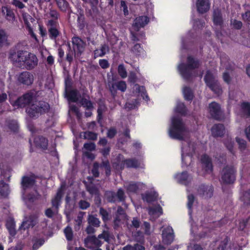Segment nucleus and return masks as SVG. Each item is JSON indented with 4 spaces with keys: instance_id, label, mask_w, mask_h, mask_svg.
Segmentation results:
<instances>
[{
    "instance_id": "obj_9",
    "label": "nucleus",
    "mask_w": 250,
    "mask_h": 250,
    "mask_svg": "<svg viewBox=\"0 0 250 250\" xmlns=\"http://www.w3.org/2000/svg\"><path fill=\"white\" fill-rule=\"evenodd\" d=\"M208 111L211 116L216 120L220 121L224 117L223 112L219 104L213 102L208 105Z\"/></svg>"
},
{
    "instance_id": "obj_57",
    "label": "nucleus",
    "mask_w": 250,
    "mask_h": 250,
    "mask_svg": "<svg viewBox=\"0 0 250 250\" xmlns=\"http://www.w3.org/2000/svg\"><path fill=\"white\" fill-rule=\"evenodd\" d=\"M22 16L24 23L26 27L31 26V24L29 23V21L33 22L35 21L34 19H33L31 16L28 14H23Z\"/></svg>"
},
{
    "instance_id": "obj_22",
    "label": "nucleus",
    "mask_w": 250,
    "mask_h": 250,
    "mask_svg": "<svg viewBox=\"0 0 250 250\" xmlns=\"http://www.w3.org/2000/svg\"><path fill=\"white\" fill-rule=\"evenodd\" d=\"M144 187V185L141 183L130 182L125 186L127 191L128 193H136L139 190H142Z\"/></svg>"
},
{
    "instance_id": "obj_8",
    "label": "nucleus",
    "mask_w": 250,
    "mask_h": 250,
    "mask_svg": "<svg viewBox=\"0 0 250 250\" xmlns=\"http://www.w3.org/2000/svg\"><path fill=\"white\" fill-rule=\"evenodd\" d=\"M22 62L27 70H32L38 65V60L35 55L33 53H29L24 54V57L21 60Z\"/></svg>"
},
{
    "instance_id": "obj_32",
    "label": "nucleus",
    "mask_w": 250,
    "mask_h": 250,
    "mask_svg": "<svg viewBox=\"0 0 250 250\" xmlns=\"http://www.w3.org/2000/svg\"><path fill=\"white\" fill-rule=\"evenodd\" d=\"M14 221V220H7L6 223V228L12 236H14L16 234L15 223Z\"/></svg>"
},
{
    "instance_id": "obj_33",
    "label": "nucleus",
    "mask_w": 250,
    "mask_h": 250,
    "mask_svg": "<svg viewBox=\"0 0 250 250\" xmlns=\"http://www.w3.org/2000/svg\"><path fill=\"white\" fill-rule=\"evenodd\" d=\"M10 192L8 184L3 181H0V194L1 196L6 197Z\"/></svg>"
},
{
    "instance_id": "obj_43",
    "label": "nucleus",
    "mask_w": 250,
    "mask_h": 250,
    "mask_svg": "<svg viewBox=\"0 0 250 250\" xmlns=\"http://www.w3.org/2000/svg\"><path fill=\"white\" fill-rule=\"evenodd\" d=\"M116 198L117 202H123L125 201L126 196L125 191L121 188L118 189L116 193Z\"/></svg>"
},
{
    "instance_id": "obj_52",
    "label": "nucleus",
    "mask_w": 250,
    "mask_h": 250,
    "mask_svg": "<svg viewBox=\"0 0 250 250\" xmlns=\"http://www.w3.org/2000/svg\"><path fill=\"white\" fill-rule=\"evenodd\" d=\"M118 72L122 78H125L127 77V72L123 64H120L118 67Z\"/></svg>"
},
{
    "instance_id": "obj_25",
    "label": "nucleus",
    "mask_w": 250,
    "mask_h": 250,
    "mask_svg": "<svg viewBox=\"0 0 250 250\" xmlns=\"http://www.w3.org/2000/svg\"><path fill=\"white\" fill-rule=\"evenodd\" d=\"M158 194L155 191L146 192L142 194V199L147 203H151L157 200Z\"/></svg>"
},
{
    "instance_id": "obj_2",
    "label": "nucleus",
    "mask_w": 250,
    "mask_h": 250,
    "mask_svg": "<svg viewBox=\"0 0 250 250\" xmlns=\"http://www.w3.org/2000/svg\"><path fill=\"white\" fill-rule=\"evenodd\" d=\"M201 62L191 56L187 57L186 63H181L178 66V70L183 78L189 82L194 75V70L199 67Z\"/></svg>"
},
{
    "instance_id": "obj_50",
    "label": "nucleus",
    "mask_w": 250,
    "mask_h": 250,
    "mask_svg": "<svg viewBox=\"0 0 250 250\" xmlns=\"http://www.w3.org/2000/svg\"><path fill=\"white\" fill-rule=\"evenodd\" d=\"M7 125L8 128L13 132L17 131L18 129V124L16 121L15 120H9L7 122Z\"/></svg>"
},
{
    "instance_id": "obj_17",
    "label": "nucleus",
    "mask_w": 250,
    "mask_h": 250,
    "mask_svg": "<svg viewBox=\"0 0 250 250\" xmlns=\"http://www.w3.org/2000/svg\"><path fill=\"white\" fill-rule=\"evenodd\" d=\"M201 160L203 168L207 173H211L213 170L211 158L207 155L205 154L202 156Z\"/></svg>"
},
{
    "instance_id": "obj_23",
    "label": "nucleus",
    "mask_w": 250,
    "mask_h": 250,
    "mask_svg": "<svg viewBox=\"0 0 250 250\" xmlns=\"http://www.w3.org/2000/svg\"><path fill=\"white\" fill-rule=\"evenodd\" d=\"M211 132L215 137H222L225 133V127L222 124H215L211 128Z\"/></svg>"
},
{
    "instance_id": "obj_21",
    "label": "nucleus",
    "mask_w": 250,
    "mask_h": 250,
    "mask_svg": "<svg viewBox=\"0 0 250 250\" xmlns=\"http://www.w3.org/2000/svg\"><path fill=\"white\" fill-rule=\"evenodd\" d=\"M85 245L86 247L91 248V245L99 247L102 245V242L100 239L95 236H88L84 240Z\"/></svg>"
},
{
    "instance_id": "obj_59",
    "label": "nucleus",
    "mask_w": 250,
    "mask_h": 250,
    "mask_svg": "<svg viewBox=\"0 0 250 250\" xmlns=\"http://www.w3.org/2000/svg\"><path fill=\"white\" fill-rule=\"evenodd\" d=\"M137 77L136 73L133 71H130L129 73L128 81L130 83L134 84L137 80Z\"/></svg>"
},
{
    "instance_id": "obj_60",
    "label": "nucleus",
    "mask_w": 250,
    "mask_h": 250,
    "mask_svg": "<svg viewBox=\"0 0 250 250\" xmlns=\"http://www.w3.org/2000/svg\"><path fill=\"white\" fill-rule=\"evenodd\" d=\"M74 51L71 50L70 45H68V51L67 53L66 60L70 64L73 60Z\"/></svg>"
},
{
    "instance_id": "obj_45",
    "label": "nucleus",
    "mask_w": 250,
    "mask_h": 250,
    "mask_svg": "<svg viewBox=\"0 0 250 250\" xmlns=\"http://www.w3.org/2000/svg\"><path fill=\"white\" fill-rule=\"evenodd\" d=\"M58 8L61 11L63 12H65L70 9L69 4L66 1V0H63L60 1L59 3L57 4Z\"/></svg>"
},
{
    "instance_id": "obj_35",
    "label": "nucleus",
    "mask_w": 250,
    "mask_h": 250,
    "mask_svg": "<svg viewBox=\"0 0 250 250\" xmlns=\"http://www.w3.org/2000/svg\"><path fill=\"white\" fill-rule=\"evenodd\" d=\"M125 163L126 166L129 168H137L140 165L139 161L135 158L126 159L125 160Z\"/></svg>"
},
{
    "instance_id": "obj_18",
    "label": "nucleus",
    "mask_w": 250,
    "mask_h": 250,
    "mask_svg": "<svg viewBox=\"0 0 250 250\" xmlns=\"http://www.w3.org/2000/svg\"><path fill=\"white\" fill-rule=\"evenodd\" d=\"M212 20L214 25L222 27L224 23L221 10L216 8L214 9L212 13Z\"/></svg>"
},
{
    "instance_id": "obj_49",
    "label": "nucleus",
    "mask_w": 250,
    "mask_h": 250,
    "mask_svg": "<svg viewBox=\"0 0 250 250\" xmlns=\"http://www.w3.org/2000/svg\"><path fill=\"white\" fill-rule=\"evenodd\" d=\"M64 233L65 234L67 240L71 241L73 237V231L71 228L69 226H67L64 229Z\"/></svg>"
},
{
    "instance_id": "obj_16",
    "label": "nucleus",
    "mask_w": 250,
    "mask_h": 250,
    "mask_svg": "<svg viewBox=\"0 0 250 250\" xmlns=\"http://www.w3.org/2000/svg\"><path fill=\"white\" fill-rule=\"evenodd\" d=\"M209 0H197L196 7L197 11L201 14L207 12L210 9Z\"/></svg>"
},
{
    "instance_id": "obj_27",
    "label": "nucleus",
    "mask_w": 250,
    "mask_h": 250,
    "mask_svg": "<svg viewBox=\"0 0 250 250\" xmlns=\"http://www.w3.org/2000/svg\"><path fill=\"white\" fill-rule=\"evenodd\" d=\"M133 90L136 93L140 94L143 99L147 101L149 100V97L146 94V91L144 86H140L138 84H135L133 87Z\"/></svg>"
},
{
    "instance_id": "obj_38",
    "label": "nucleus",
    "mask_w": 250,
    "mask_h": 250,
    "mask_svg": "<svg viewBox=\"0 0 250 250\" xmlns=\"http://www.w3.org/2000/svg\"><path fill=\"white\" fill-rule=\"evenodd\" d=\"M80 103L86 110H91L93 109L92 103L85 98H82L80 101Z\"/></svg>"
},
{
    "instance_id": "obj_48",
    "label": "nucleus",
    "mask_w": 250,
    "mask_h": 250,
    "mask_svg": "<svg viewBox=\"0 0 250 250\" xmlns=\"http://www.w3.org/2000/svg\"><path fill=\"white\" fill-rule=\"evenodd\" d=\"M175 110L176 112L182 115H185L186 114L187 109L184 104L183 103L177 102Z\"/></svg>"
},
{
    "instance_id": "obj_41",
    "label": "nucleus",
    "mask_w": 250,
    "mask_h": 250,
    "mask_svg": "<svg viewBox=\"0 0 250 250\" xmlns=\"http://www.w3.org/2000/svg\"><path fill=\"white\" fill-rule=\"evenodd\" d=\"M69 100L76 103L79 100V92L77 90H71L68 93Z\"/></svg>"
},
{
    "instance_id": "obj_30",
    "label": "nucleus",
    "mask_w": 250,
    "mask_h": 250,
    "mask_svg": "<svg viewBox=\"0 0 250 250\" xmlns=\"http://www.w3.org/2000/svg\"><path fill=\"white\" fill-rule=\"evenodd\" d=\"M87 17H90L93 20L97 21L99 17V11L96 5H92L91 9L87 13Z\"/></svg>"
},
{
    "instance_id": "obj_26",
    "label": "nucleus",
    "mask_w": 250,
    "mask_h": 250,
    "mask_svg": "<svg viewBox=\"0 0 250 250\" xmlns=\"http://www.w3.org/2000/svg\"><path fill=\"white\" fill-rule=\"evenodd\" d=\"M62 194V191L61 190H59L55 197L52 200V206L55 211H57L60 205Z\"/></svg>"
},
{
    "instance_id": "obj_37",
    "label": "nucleus",
    "mask_w": 250,
    "mask_h": 250,
    "mask_svg": "<svg viewBox=\"0 0 250 250\" xmlns=\"http://www.w3.org/2000/svg\"><path fill=\"white\" fill-rule=\"evenodd\" d=\"M183 93L185 100L191 101L193 99V94L191 88L188 86H185L183 89Z\"/></svg>"
},
{
    "instance_id": "obj_44",
    "label": "nucleus",
    "mask_w": 250,
    "mask_h": 250,
    "mask_svg": "<svg viewBox=\"0 0 250 250\" xmlns=\"http://www.w3.org/2000/svg\"><path fill=\"white\" fill-rule=\"evenodd\" d=\"M48 31L50 39L53 40H56L60 34V31L56 28H48Z\"/></svg>"
},
{
    "instance_id": "obj_61",
    "label": "nucleus",
    "mask_w": 250,
    "mask_h": 250,
    "mask_svg": "<svg viewBox=\"0 0 250 250\" xmlns=\"http://www.w3.org/2000/svg\"><path fill=\"white\" fill-rule=\"evenodd\" d=\"M44 243L43 239L40 238L37 239L34 243L32 248L33 250H37L40 247L42 246Z\"/></svg>"
},
{
    "instance_id": "obj_62",
    "label": "nucleus",
    "mask_w": 250,
    "mask_h": 250,
    "mask_svg": "<svg viewBox=\"0 0 250 250\" xmlns=\"http://www.w3.org/2000/svg\"><path fill=\"white\" fill-rule=\"evenodd\" d=\"M117 213V217L116 219H118V218L126 219V215L125 213V211L121 207H119L118 208Z\"/></svg>"
},
{
    "instance_id": "obj_63",
    "label": "nucleus",
    "mask_w": 250,
    "mask_h": 250,
    "mask_svg": "<svg viewBox=\"0 0 250 250\" xmlns=\"http://www.w3.org/2000/svg\"><path fill=\"white\" fill-rule=\"evenodd\" d=\"M98 238L103 239L106 242H109L110 234L108 231L104 230L102 233L98 235Z\"/></svg>"
},
{
    "instance_id": "obj_3",
    "label": "nucleus",
    "mask_w": 250,
    "mask_h": 250,
    "mask_svg": "<svg viewBox=\"0 0 250 250\" xmlns=\"http://www.w3.org/2000/svg\"><path fill=\"white\" fill-rule=\"evenodd\" d=\"M49 104L44 101H39L32 103L26 109V112L29 116L33 119H37L40 115L48 112Z\"/></svg>"
},
{
    "instance_id": "obj_31",
    "label": "nucleus",
    "mask_w": 250,
    "mask_h": 250,
    "mask_svg": "<svg viewBox=\"0 0 250 250\" xmlns=\"http://www.w3.org/2000/svg\"><path fill=\"white\" fill-rule=\"evenodd\" d=\"M148 213L153 217H159L162 214L163 209L160 206L158 205L157 207L149 208Z\"/></svg>"
},
{
    "instance_id": "obj_7",
    "label": "nucleus",
    "mask_w": 250,
    "mask_h": 250,
    "mask_svg": "<svg viewBox=\"0 0 250 250\" xmlns=\"http://www.w3.org/2000/svg\"><path fill=\"white\" fill-rule=\"evenodd\" d=\"M186 144L182 143V161L183 165L187 167L191 162V157L189 155L191 151H193V147H190V143L188 140L186 141Z\"/></svg>"
},
{
    "instance_id": "obj_34",
    "label": "nucleus",
    "mask_w": 250,
    "mask_h": 250,
    "mask_svg": "<svg viewBox=\"0 0 250 250\" xmlns=\"http://www.w3.org/2000/svg\"><path fill=\"white\" fill-rule=\"evenodd\" d=\"M109 48L108 45L104 43L102 44L101 48L100 50L96 49L94 51L95 54H98L99 57H103L107 53L109 52Z\"/></svg>"
},
{
    "instance_id": "obj_10",
    "label": "nucleus",
    "mask_w": 250,
    "mask_h": 250,
    "mask_svg": "<svg viewBox=\"0 0 250 250\" xmlns=\"http://www.w3.org/2000/svg\"><path fill=\"white\" fill-rule=\"evenodd\" d=\"M36 178L33 175L23 176L21 180V188L22 195H24L27 190L32 188L36 184Z\"/></svg>"
},
{
    "instance_id": "obj_19",
    "label": "nucleus",
    "mask_w": 250,
    "mask_h": 250,
    "mask_svg": "<svg viewBox=\"0 0 250 250\" xmlns=\"http://www.w3.org/2000/svg\"><path fill=\"white\" fill-rule=\"evenodd\" d=\"M24 54H26V52L22 50H19L17 52L15 50H11L9 58L13 63L22 62L21 60L24 57Z\"/></svg>"
},
{
    "instance_id": "obj_51",
    "label": "nucleus",
    "mask_w": 250,
    "mask_h": 250,
    "mask_svg": "<svg viewBox=\"0 0 250 250\" xmlns=\"http://www.w3.org/2000/svg\"><path fill=\"white\" fill-rule=\"evenodd\" d=\"M195 197L192 194H190L188 196V203L187 206L189 210V214H191V209L192 207L193 204L194 202Z\"/></svg>"
},
{
    "instance_id": "obj_5",
    "label": "nucleus",
    "mask_w": 250,
    "mask_h": 250,
    "mask_svg": "<svg viewBox=\"0 0 250 250\" xmlns=\"http://www.w3.org/2000/svg\"><path fill=\"white\" fill-rule=\"evenodd\" d=\"M204 80L207 86L215 94L219 95L222 93L221 85L216 77L210 71H207Z\"/></svg>"
},
{
    "instance_id": "obj_4",
    "label": "nucleus",
    "mask_w": 250,
    "mask_h": 250,
    "mask_svg": "<svg viewBox=\"0 0 250 250\" xmlns=\"http://www.w3.org/2000/svg\"><path fill=\"white\" fill-rule=\"evenodd\" d=\"M237 169L232 165H227L220 171V182L224 185H231L236 181Z\"/></svg>"
},
{
    "instance_id": "obj_12",
    "label": "nucleus",
    "mask_w": 250,
    "mask_h": 250,
    "mask_svg": "<svg viewBox=\"0 0 250 250\" xmlns=\"http://www.w3.org/2000/svg\"><path fill=\"white\" fill-rule=\"evenodd\" d=\"M213 187L211 185L201 184L197 188V194L205 199L210 198L213 194Z\"/></svg>"
},
{
    "instance_id": "obj_11",
    "label": "nucleus",
    "mask_w": 250,
    "mask_h": 250,
    "mask_svg": "<svg viewBox=\"0 0 250 250\" xmlns=\"http://www.w3.org/2000/svg\"><path fill=\"white\" fill-rule=\"evenodd\" d=\"M174 233L170 226L163 228L162 231V241L165 245H170L174 239Z\"/></svg>"
},
{
    "instance_id": "obj_6",
    "label": "nucleus",
    "mask_w": 250,
    "mask_h": 250,
    "mask_svg": "<svg viewBox=\"0 0 250 250\" xmlns=\"http://www.w3.org/2000/svg\"><path fill=\"white\" fill-rule=\"evenodd\" d=\"M35 95L33 92L29 91L19 97L13 104V106L19 107H24L30 105L35 99Z\"/></svg>"
},
{
    "instance_id": "obj_13",
    "label": "nucleus",
    "mask_w": 250,
    "mask_h": 250,
    "mask_svg": "<svg viewBox=\"0 0 250 250\" xmlns=\"http://www.w3.org/2000/svg\"><path fill=\"white\" fill-rule=\"evenodd\" d=\"M34 76L30 72L23 71L19 74L17 81L21 84L26 86L31 85L34 82Z\"/></svg>"
},
{
    "instance_id": "obj_46",
    "label": "nucleus",
    "mask_w": 250,
    "mask_h": 250,
    "mask_svg": "<svg viewBox=\"0 0 250 250\" xmlns=\"http://www.w3.org/2000/svg\"><path fill=\"white\" fill-rule=\"evenodd\" d=\"M241 107L243 113L247 117L250 116V103L247 102L242 103Z\"/></svg>"
},
{
    "instance_id": "obj_14",
    "label": "nucleus",
    "mask_w": 250,
    "mask_h": 250,
    "mask_svg": "<svg viewBox=\"0 0 250 250\" xmlns=\"http://www.w3.org/2000/svg\"><path fill=\"white\" fill-rule=\"evenodd\" d=\"M73 51L77 55H81L84 51L86 43L79 37H74L72 39Z\"/></svg>"
},
{
    "instance_id": "obj_15",
    "label": "nucleus",
    "mask_w": 250,
    "mask_h": 250,
    "mask_svg": "<svg viewBox=\"0 0 250 250\" xmlns=\"http://www.w3.org/2000/svg\"><path fill=\"white\" fill-rule=\"evenodd\" d=\"M149 21V19L146 16H140L136 18L132 25L133 30L137 32L141 27H144Z\"/></svg>"
},
{
    "instance_id": "obj_39",
    "label": "nucleus",
    "mask_w": 250,
    "mask_h": 250,
    "mask_svg": "<svg viewBox=\"0 0 250 250\" xmlns=\"http://www.w3.org/2000/svg\"><path fill=\"white\" fill-rule=\"evenodd\" d=\"M101 168L105 169V173L106 176L108 177L111 175V167L108 160L103 161L100 164Z\"/></svg>"
},
{
    "instance_id": "obj_54",
    "label": "nucleus",
    "mask_w": 250,
    "mask_h": 250,
    "mask_svg": "<svg viewBox=\"0 0 250 250\" xmlns=\"http://www.w3.org/2000/svg\"><path fill=\"white\" fill-rule=\"evenodd\" d=\"M84 138L88 140H96L97 139V134L90 131L84 132Z\"/></svg>"
},
{
    "instance_id": "obj_24",
    "label": "nucleus",
    "mask_w": 250,
    "mask_h": 250,
    "mask_svg": "<svg viewBox=\"0 0 250 250\" xmlns=\"http://www.w3.org/2000/svg\"><path fill=\"white\" fill-rule=\"evenodd\" d=\"M34 142L37 147L41 148L42 150H46L48 146V140L42 136H38L34 138Z\"/></svg>"
},
{
    "instance_id": "obj_20",
    "label": "nucleus",
    "mask_w": 250,
    "mask_h": 250,
    "mask_svg": "<svg viewBox=\"0 0 250 250\" xmlns=\"http://www.w3.org/2000/svg\"><path fill=\"white\" fill-rule=\"evenodd\" d=\"M175 178L178 183L186 186H187L191 181L187 171L177 173L175 175Z\"/></svg>"
},
{
    "instance_id": "obj_55",
    "label": "nucleus",
    "mask_w": 250,
    "mask_h": 250,
    "mask_svg": "<svg viewBox=\"0 0 250 250\" xmlns=\"http://www.w3.org/2000/svg\"><path fill=\"white\" fill-rule=\"evenodd\" d=\"M7 41V36L5 32L2 30H0V47L6 43Z\"/></svg>"
},
{
    "instance_id": "obj_28",
    "label": "nucleus",
    "mask_w": 250,
    "mask_h": 250,
    "mask_svg": "<svg viewBox=\"0 0 250 250\" xmlns=\"http://www.w3.org/2000/svg\"><path fill=\"white\" fill-rule=\"evenodd\" d=\"M38 220H25L22 222L20 229L25 230L30 228H33L37 223Z\"/></svg>"
},
{
    "instance_id": "obj_64",
    "label": "nucleus",
    "mask_w": 250,
    "mask_h": 250,
    "mask_svg": "<svg viewBox=\"0 0 250 250\" xmlns=\"http://www.w3.org/2000/svg\"><path fill=\"white\" fill-rule=\"evenodd\" d=\"M229 242V238L227 236L226 237L223 241H221L220 244L218 247V249L219 250H226L227 247Z\"/></svg>"
},
{
    "instance_id": "obj_47",
    "label": "nucleus",
    "mask_w": 250,
    "mask_h": 250,
    "mask_svg": "<svg viewBox=\"0 0 250 250\" xmlns=\"http://www.w3.org/2000/svg\"><path fill=\"white\" fill-rule=\"evenodd\" d=\"M131 51L136 56H141L144 54V50L139 43H136L131 49Z\"/></svg>"
},
{
    "instance_id": "obj_58",
    "label": "nucleus",
    "mask_w": 250,
    "mask_h": 250,
    "mask_svg": "<svg viewBox=\"0 0 250 250\" xmlns=\"http://www.w3.org/2000/svg\"><path fill=\"white\" fill-rule=\"evenodd\" d=\"M78 26L80 29H83L84 27V18L83 14H80L78 16Z\"/></svg>"
},
{
    "instance_id": "obj_36",
    "label": "nucleus",
    "mask_w": 250,
    "mask_h": 250,
    "mask_svg": "<svg viewBox=\"0 0 250 250\" xmlns=\"http://www.w3.org/2000/svg\"><path fill=\"white\" fill-rule=\"evenodd\" d=\"M220 62L222 67L228 69L230 68V65L229 62L228 56L225 53H222L220 56Z\"/></svg>"
},
{
    "instance_id": "obj_40",
    "label": "nucleus",
    "mask_w": 250,
    "mask_h": 250,
    "mask_svg": "<svg viewBox=\"0 0 250 250\" xmlns=\"http://www.w3.org/2000/svg\"><path fill=\"white\" fill-rule=\"evenodd\" d=\"M104 196L106 200L108 202L116 203L117 202L116 198V192L112 191H106L105 192Z\"/></svg>"
},
{
    "instance_id": "obj_53",
    "label": "nucleus",
    "mask_w": 250,
    "mask_h": 250,
    "mask_svg": "<svg viewBox=\"0 0 250 250\" xmlns=\"http://www.w3.org/2000/svg\"><path fill=\"white\" fill-rule=\"evenodd\" d=\"M118 90L122 92H125L126 89V84L125 81H120L115 83V84Z\"/></svg>"
},
{
    "instance_id": "obj_1",
    "label": "nucleus",
    "mask_w": 250,
    "mask_h": 250,
    "mask_svg": "<svg viewBox=\"0 0 250 250\" xmlns=\"http://www.w3.org/2000/svg\"><path fill=\"white\" fill-rule=\"evenodd\" d=\"M168 134L171 138L180 141H186L188 138V129L178 116L171 118Z\"/></svg>"
},
{
    "instance_id": "obj_29",
    "label": "nucleus",
    "mask_w": 250,
    "mask_h": 250,
    "mask_svg": "<svg viewBox=\"0 0 250 250\" xmlns=\"http://www.w3.org/2000/svg\"><path fill=\"white\" fill-rule=\"evenodd\" d=\"M121 155H119L112 162V167L117 170H121L124 169L125 165V161L121 160Z\"/></svg>"
},
{
    "instance_id": "obj_56",
    "label": "nucleus",
    "mask_w": 250,
    "mask_h": 250,
    "mask_svg": "<svg viewBox=\"0 0 250 250\" xmlns=\"http://www.w3.org/2000/svg\"><path fill=\"white\" fill-rule=\"evenodd\" d=\"M100 167V164L97 162H95L93 164V168L92 169V173L95 177H98L99 176V168Z\"/></svg>"
},
{
    "instance_id": "obj_42",
    "label": "nucleus",
    "mask_w": 250,
    "mask_h": 250,
    "mask_svg": "<svg viewBox=\"0 0 250 250\" xmlns=\"http://www.w3.org/2000/svg\"><path fill=\"white\" fill-rule=\"evenodd\" d=\"M6 11V18L9 21H13L15 20V14L13 11L6 7L2 8V12L5 14Z\"/></svg>"
}]
</instances>
